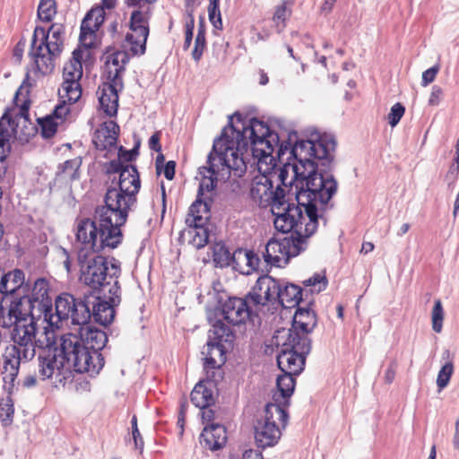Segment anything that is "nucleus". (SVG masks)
Listing matches in <instances>:
<instances>
[{
    "mask_svg": "<svg viewBox=\"0 0 459 459\" xmlns=\"http://www.w3.org/2000/svg\"><path fill=\"white\" fill-rule=\"evenodd\" d=\"M241 124V127L234 126L231 119L225 126L221 134L215 140H221L223 147L230 148L221 150L226 152L228 160H231V153L242 159L243 152L250 149L255 159L257 160V167L261 170V164L274 161L273 153L277 150L280 158L290 151V157L295 160L296 165H303L304 172H314L318 167H330L333 160V152L336 142L333 135L324 134L316 140L297 141L296 133L290 134L289 141L281 143L280 135L271 130L267 124L257 118H251L247 125L241 122L239 115H236ZM247 165V163H245Z\"/></svg>",
    "mask_w": 459,
    "mask_h": 459,
    "instance_id": "f257e3e1",
    "label": "nucleus"
},
{
    "mask_svg": "<svg viewBox=\"0 0 459 459\" xmlns=\"http://www.w3.org/2000/svg\"><path fill=\"white\" fill-rule=\"evenodd\" d=\"M221 140H214L212 149L207 156L206 165L198 169L197 178L200 180L195 201L189 207L186 218L187 228L183 236L188 238V242L197 249L204 247L209 238L206 224L210 218L211 197L205 194L212 192L218 181H227L231 177L241 178L247 172V166L242 159L231 153V160H228ZM230 151L231 150L229 148Z\"/></svg>",
    "mask_w": 459,
    "mask_h": 459,
    "instance_id": "f03ea898",
    "label": "nucleus"
},
{
    "mask_svg": "<svg viewBox=\"0 0 459 459\" xmlns=\"http://www.w3.org/2000/svg\"><path fill=\"white\" fill-rule=\"evenodd\" d=\"M330 167H318L314 172H307L304 186L295 191V206H299L300 218L297 219L299 232L314 234L323 213L333 207L331 200L337 192L338 184L328 171Z\"/></svg>",
    "mask_w": 459,
    "mask_h": 459,
    "instance_id": "7ed1b4c3",
    "label": "nucleus"
},
{
    "mask_svg": "<svg viewBox=\"0 0 459 459\" xmlns=\"http://www.w3.org/2000/svg\"><path fill=\"white\" fill-rule=\"evenodd\" d=\"M125 223L117 221V215L104 205L96 208L93 219L78 218L74 223L78 255L117 248L123 240Z\"/></svg>",
    "mask_w": 459,
    "mask_h": 459,
    "instance_id": "20e7f679",
    "label": "nucleus"
},
{
    "mask_svg": "<svg viewBox=\"0 0 459 459\" xmlns=\"http://www.w3.org/2000/svg\"><path fill=\"white\" fill-rule=\"evenodd\" d=\"M261 164L260 175L255 176L251 184L250 196L261 207H271L274 216V228L280 232H288L297 226V219L300 218L299 206L286 199V191L277 186L273 189V179L267 176V169Z\"/></svg>",
    "mask_w": 459,
    "mask_h": 459,
    "instance_id": "39448f33",
    "label": "nucleus"
},
{
    "mask_svg": "<svg viewBox=\"0 0 459 459\" xmlns=\"http://www.w3.org/2000/svg\"><path fill=\"white\" fill-rule=\"evenodd\" d=\"M108 171L118 174V180L115 183L116 177L112 179V184L117 187L108 188L104 206L117 215V221L126 222L129 211L136 204V195L141 187L139 173L135 166L124 164L120 160H111Z\"/></svg>",
    "mask_w": 459,
    "mask_h": 459,
    "instance_id": "423d86ee",
    "label": "nucleus"
},
{
    "mask_svg": "<svg viewBox=\"0 0 459 459\" xmlns=\"http://www.w3.org/2000/svg\"><path fill=\"white\" fill-rule=\"evenodd\" d=\"M12 344L6 347L4 354V380L13 383L18 376L21 363L31 360L36 355V348L41 349L45 344L37 339V323L20 322L12 325Z\"/></svg>",
    "mask_w": 459,
    "mask_h": 459,
    "instance_id": "0eeeda50",
    "label": "nucleus"
},
{
    "mask_svg": "<svg viewBox=\"0 0 459 459\" xmlns=\"http://www.w3.org/2000/svg\"><path fill=\"white\" fill-rule=\"evenodd\" d=\"M65 29L62 23H53L48 30L37 26L33 31L29 56L37 76L51 74L64 49Z\"/></svg>",
    "mask_w": 459,
    "mask_h": 459,
    "instance_id": "6e6552de",
    "label": "nucleus"
},
{
    "mask_svg": "<svg viewBox=\"0 0 459 459\" xmlns=\"http://www.w3.org/2000/svg\"><path fill=\"white\" fill-rule=\"evenodd\" d=\"M80 266V281L98 293L108 291L113 296V302H117V278L121 273L120 263L112 258L110 262L100 253L77 255Z\"/></svg>",
    "mask_w": 459,
    "mask_h": 459,
    "instance_id": "1a4fd4ad",
    "label": "nucleus"
},
{
    "mask_svg": "<svg viewBox=\"0 0 459 459\" xmlns=\"http://www.w3.org/2000/svg\"><path fill=\"white\" fill-rule=\"evenodd\" d=\"M49 284L47 280L39 278L35 281L29 294L31 306L37 312L38 319L43 318L51 328L58 329L64 321L69 320L73 309L76 310L79 302L74 295L63 293L56 299L53 313L52 299L48 295Z\"/></svg>",
    "mask_w": 459,
    "mask_h": 459,
    "instance_id": "9d476101",
    "label": "nucleus"
},
{
    "mask_svg": "<svg viewBox=\"0 0 459 459\" xmlns=\"http://www.w3.org/2000/svg\"><path fill=\"white\" fill-rule=\"evenodd\" d=\"M129 56L125 51H116L106 57V82L99 88V102L100 108L108 117L117 114L118 92L124 88L122 74Z\"/></svg>",
    "mask_w": 459,
    "mask_h": 459,
    "instance_id": "9b49d317",
    "label": "nucleus"
},
{
    "mask_svg": "<svg viewBox=\"0 0 459 459\" xmlns=\"http://www.w3.org/2000/svg\"><path fill=\"white\" fill-rule=\"evenodd\" d=\"M55 348L58 351L61 361L65 364L71 373L99 374L101 369V359L91 355L77 333L63 334L58 341L55 340Z\"/></svg>",
    "mask_w": 459,
    "mask_h": 459,
    "instance_id": "f8f14e48",
    "label": "nucleus"
},
{
    "mask_svg": "<svg viewBox=\"0 0 459 459\" xmlns=\"http://www.w3.org/2000/svg\"><path fill=\"white\" fill-rule=\"evenodd\" d=\"M291 232L290 237L280 239L271 238L263 253L264 262L276 267L285 266L290 257L299 255L307 248V239L313 234L299 232V228L294 227L287 233Z\"/></svg>",
    "mask_w": 459,
    "mask_h": 459,
    "instance_id": "ddd939ff",
    "label": "nucleus"
},
{
    "mask_svg": "<svg viewBox=\"0 0 459 459\" xmlns=\"http://www.w3.org/2000/svg\"><path fill=\"white\" fill-rule=\"evenodd\" d=\"M277 344L280 345V337L277 336ZM285 338L277 355V364L282 373L299 375L305 366L306 357L311 351V340L300 338L297 333H286Z\"/></svg>",
    "mask_w": 459,
    "mask_h": 459,
    "instance_id": "4468645a",
    "label": "nucleus"
},
{
    "mask_svg": "<svg viewBox=\"0 0 459 459\" xmlns=\"http://www.w3.org/2000/svg\"><path fill=\"white\" fill-rule=\"evenodd\" d=\"M76 307H78V309H73L69 319H71L73 325L78 326L75 333L78 336L82 337V342L84 347L87 348L91 355L101 359L102 368L104 366V359L100 351L105 347L108 337L105 332L89 325L91 317L89 302L79 301Z\"/></svg>",
    "mask_w": 459,
    "mask_h": 459,
    "instance_id": "2eb2a0df",
    "label": "nucleus"
},
{
    "mask_svg": "<svg viewBox=\"0 0 459 459\" xmlns=\"http://www.w3.org/2000/svg\"><path fill=\"white\" fill-rule=\"evenodd\" d=\"M46 344L39 349L38 353V373L42 380L55 378L56 384L65 385L66 383L73 381V374L61 361L58 351L55 348L54 332H49L45 328Z\"/></svg>",
    "mask_w": 459,
    "mask_h": 459,
    "instance_id": "dca6fc26",
    "label": "nucleus"
},
{
    "mask_svg": "<svg viewBox=\"0 0 459 459\" xmlns=\"http://www.w3.org/2000/svg\"><path fill=\"white\" fill-rule=\"evenodd\" d=\"M289 415L279 405L266 404L264 416L255 427V439L259 447L265 448L276 445L288 422Z\"/></svg>",
    "mask_w": 459,
    "mask_h": 459,
    "instance_id": "f3484780",
    "label": "nucleus"
},
{
    "mask_svg": "<svg viewBox=\"0 0 459 459\" xmlns=\"http://www.w3.org/2000/svg\"><path fill=\"white\" fill-rule=\"evenodd\" d=\"M152 6L134 9L130 15L129 29L131 32L126 35V42L134 56L145 53L146 41L149 36V21L152 17Z\"/></svg>",
    "mask_w": 459,
    "mask_h": 459,
    "instance_id": "a211bd4d",
    "label": "nucleus"
},
{
    "mask_svg": "<svg viewBox=\"0 0 459 459\" xmlns=\"http://www.w3.org/2000/svg\"><path fill=\"white\" fill-rule=\"evenodd\" d=\"M266 166L267 176H270L274 181V178L277 179L279 184L277 186H281L286 191V199L290 202H295V191H299L301 186H304V177L307 172H304L303 165H296L295 163H285L283 166L277 168L275 164H273V161L270 163L269 160H267V164L264 163Z\"/></svg>",
    "mask_w": 459,
    "mask_h": 459,
    "instance_id": "6ab92c4d",
    "label": "nucleus"
},
{
    "mask_svg": "<svg viewBox=\"0 0 459 459\" xmlns=\"http://www.w3.org/2000/svg\"><path fill=\"white\" fill-rule=\"evenodd\" d=\"M82 50L74 49L72 58L65 65L63 69L64 82L58 93L62 99H66L69 103H75L82 96L80 80L82 76Z\"/></svg>",
    "mask_w": 459,
    "mask_h": 459,
    "instance_id": "aec40b11",
    "label": "nucleus"
},
{
    "mask_svg": "<svg viewBox=\"0 0 459 459\" xmlns=\"http://www.w3.org/2000/svg\"><path fill=\"white\" fill-rule=\"evenodd\" d=\"M280 280H276L268 274L260 276L250 292L247 294L249 301L256 311L262 312L267 307V310H276L279 301Z\"/></svg>",
    "mask_w": 459,
    "mask_h": 459,
    "instance_id": "412c9836",
    "label": "nucleus"
},
{
    "mask_svg": "<svg viewBox=\"0 0 459 459\" xmlns=\"http://www.w3.org/2000/svg\"><path fill=\"white\" fill-rule=\"evenodd\" d=\"M37 312L29 299V294H22L10 298V305L5 315L4 307L0 304V326L11 327L20 322H29L30 319L36 320Z\"/></svg>",
    "mask_w": 459,
    "mask_h": 459,
    "instance_id": "4be33fe9",
    "label": "nucleus"
},
{
    "mask_svg": "<svg viewBox=\"0 0 459 459\" xmlns=\"http://www.w3.org/2000/svg\"><path fill=\"white\" fill-rule=\"evenodd\" d=\"M101 2L102 7L92 8L82 22L79 40L86 48H91L93 45L96 31L99 30L104 22V8L110 10L117 5V0H101Z\"/></svg>",
    "mask_w": 459,
    "mask_h": 459,
    "instance_id": "5701e85b",
    "label": "nucleus"
},
{
    "mask_svg": "<svg viewBox=\"0 0 459 459\" xmlns=\"http://www.w3.org/2000/svg\"><path fill=\"white\" fill-rule=\"evenodd\" d=\"M221 313L224 319L234 325L244 324L247 319L254 322L258 317L248 295L245 299L229 298L221 306Z\"/></svg>",
    "mask_w": 459,
    "mask_h": 459,
    "instance_id": "b1692460",
    "label": "nucleus"
},
{
    "mask_svg": "<svg viewBox=\"0 0 459 459\" xmlns=\"http://www.w3.org/2000/svg\"><path fill=\"white\" fill-rule=\"evenodd\" d=\"M96 297H86L83 299L76 298L78 301L89 302V308L91 315L94 317L95 321L102 325L111 324L115 317V307L120 303V291L117 293V302H113V296L108 291L105 293H99Z\"/></svg>",
    "mask_w": 459,
    "mask_h": 459,
    "instance_id": "393cba45",
    "label": "nucleus"
},
{
    "mask_svg": "<svg viewBox=\"0 0 459 459\" xmlns=\"http://www.w3.org/2000/svg\"><path fill=\"white\" fill-rule=\"evenodd\" d=\"M30 287L25 284L24 273L20 269L4 273L0 281V292L10 298L29 294Z\"/></svg>",
    "mask_w": 459,
    "mask_h": 459,
    "instance_id": "a878e982",
    "label": "nucleus"
},
{
    "mask_svg": "<svg viewBox=\"0 0 459 459\" xmlns=\"http://www.w3.org/2000/svg\"><path fill=\"white\" fill-rule=\"evenodd\" d=\"M295 375L283 373L277 377V392L273 395V402L268 404L279 405L283 411H287L290 397L294 392L296 380Z\"/></svg>",
    "mask_w": 459,
    "mask_h": 459,
    "instance_id": "bb28decb",
    "label": "nucleus"
},
{
    "mask_svg": "<svg viewBox=\"0 0 459 459\" xmlns=\"http://www.w3.org/2000/svg\"><path fill=\"white\" fill-rule=\"evenodd\" d=\"M316 325V316L314 311L308 308H299L293 317L291 328L287 333H297L300 338L310 339L308 334ZM285 333V331L282 332Z\"/></svg>",
    "mask_w": 459,
    "mask_h": 459,
    "instance_id": "cd10ccee",
    "label": "nucleus"
},
{
    "mask_svg": "<svg viewBox=\"0 0 459 459\" xmlns=\"http://www.w3.org/2000/svg\"><path fill=\"white\" fill-rule=\"evenodd\" d=\"M226 442V429L223 425L218 423L206 426L200 436V443L212 451L221 448Z\"/></svg>",
    "mask_w": 459,
    "mask_h": 459,
    "instance_id": "c85d7f7f",
    "label": "nucleus"
},
{
    "mask_svg": "<svg viewBox=\"0 0 459 459\" xmlns=\"http://www.w3.org/2000/svg\"><path fill=\"white\" fill-rule=\"evenodd\" d=\"M202 353L204 355V368L205 370L219 368L226 360V346L221 342L208 341Z\"/></svg>",
    "mask_w": 459,
    "mask_h": 459,
    "instance_id": "c756f323",
    "label": "nucleus"
},
{
    "mask_svg": "<svg viewBox=\"0 0 459 459\" xmlns=\"http://www.w3.org/2000/svg\"><path fill=\"white\" fill-rule=\"evenodd\" d=\"M279 301L277 308H292L299 305L302 299V289L293 283L280 281Z\"/></svg>",
    "mask_w": 459,
    "mask_h": 459,
    "instance_id": "7c9ffc66",
    "label": "nucleus"
},
{
    "mask_svg": "<svg viewBox=\"0 0 459 459\" xmlns=\"http://www.w3.org/2000/svg\"><path fill=\"white\" fill-rule=\"evenodd\" d=\"M202 0H186V15L193 14L195 9L200 5ZM220 0H209L208 16L211 23L216 30L222 29L221 15L219 7Z\"/></svg>",
    "mask_w": 459,
    "mask_h": 459,
    "instance_id": "2f4dec72",
    "label": "nucleus"
},
{
    "mask_svg": "<svg viewBox=\"0 0 459 459\" xmlns=\"http://www.w3.org/2000/svg\"><path fill=\"white\" fill-rule=\"evenodd\" d=\"M190 396L191 402L197 408L210 407L213 403L212 391L204 382L195 385Z\"/></svg>",
    "mask_w": 459,
    "mask_h": 459,
    "instance_id": "473e14b6",
    "label": "nucleus"
},
{
    "mask_svg": "<svg viewBox=\"0 0 459 459\" xmlns=\"http://www.w3.org/2000/svg\"><path fill=\"white\" fill-rule=\"evenodd\" d=\"M15 122L11 114L5 111L0 118V148L3 152L10 150V140L15 134Z\"/></svg>",
    "mask_w": 459,
    "mask_h": 459,
    "instance_id": "72a5a7b5",
    "label": "nucleus"
},
{
    "mask_svg": "<svg viewBox=\"0 0 459 459\" xmlns=\"http://www.w3.org/2000/svg\"><path fill=\"white\" fill-rule=\"evenodd\" d=\"M212 259L216 267L224 268L232 262L237 263L235 252L231 254L226 246L221 242H217L212 247Z\"/></svg>",
    "mask_w": 459,
    "mask_h": 459,
    "instance_id": "f704fd0d",
    "label": "nucleus"
},
{
    "mask_svg": "<svg viewBox=\"0 0 459 459\" xmlns=\"http://www.w3.org/2000/svg\"><path fill=\"white\" fill-rule=\"evenodd\" d=\"M235 258H237V264L241 261L245 262L246 265L248 267L247 271L246 272L247 274H249L253 271H256L258 269L260 258L252 250L238 248L235 250Z\"/></svg>",
    "mask_w": 459,
    "mask_h": 459,
    "instance_id": "c9c22d12",
    "label": "nucleus"
},
{
    "mask_svg": "<svg viewBox=\"0 0 459 459\" xmlns=\"http://www.w3.org/2000/svg\"><path fill=\"white\" fill-rule=\"evenodd\" d=\"M233 338V333L228 326L223 324H216L209 332L208 341L225 344L232 342Z\"/></svg>",
    "mask_w": 459,
    "mask_h": 459,
    "instance_id": "e433bc0d",
    "label": "nucleus"
},
{
    "mask_svg": "<svg viewBox=\"0 0 459 459\" xmlns=\"http://www.w3.org/2000/svg\"><path fill=\"white\" fill-rule=\"evenodd\" d=\"M82 165V159L80 157L68 160L58 166L57 174H63L71 181L79 178V169Z\"/></svg>",
    "mask_w": 459,
    "mask_h": 459,
    "instance_id": "4c0bfd02",
    "label": "nucleus"
},
{
    "mask_svg": "<svg viewBox=\"0 0 459 459\" xmlns=\"http://www.w3.org/2000/svg\"><path fill=\"white\" fill-rule=\"evenodd\" d=\"M38 122L40 126V134L45 139L53 137L56 133L57 127L61 126L59 121L54 119L49 115L39 118Z\"/></svg>",
    "mask_w": 459,
    "mask_h": 459,
    "instance_id": "58836bf2",
    "label": "nucleus"
},
{
    "mask_svg": "<svg viewBox=\"0 0 459 459\" xmlns=\"http://www.w3.org/2000/svg\"><path fill=\"white\" fill-rule=\"evenodd\" d=\"M56 13L55 0H40L38 6V17L42 22H50Z\"/></svg>",
    "mask_w": 459,
    "mask_h": 459,
    "instance_id": "ea45409f",
    "label": "nucleus"
},
{
    "mask_svg": "<svg viewBox=\"0 0 459 459\" xmlns=\"http://www.w3.org/2000/svg\"><path fill=\"white\" fill-rule=\"evenodd\" d=\"M115 136L105 133V130L98 129L94 134L93 143L97 149L107 150L114 147L117 143Z\"/></svg>",
    "mask_w": 459,
    "mask_h": 459,
    "instance_id": "a19ab883",
    "label": "nucleus"
},
{
    "mask_svg": "<svg viewBox=\"0 0 459 459\" xmlns=\"http://www.w3.org/2000/svg\"><path fill=\"white\" fill-rule=\"evenodd\" d=\"M432 319V329L436 333H440L443 327L444 311L442 303L439 299H437L434 304L431 314Z\"/></svg>",
    "mask_w": 459,
    "mask_h": 459,
    "instance_id": "79ce46f5",
    "label": "nucleus"
},
{
    "mask_svg": "<svg viewBox=\"0 0 459 459\" xmlns=\"http://www.w3.org/2000/svg\"><path fill=\"white\" fill-rule=\"evenodd\" d=\"M454 371L452 362H446L439 370L437 377V385L439 390L444 389L449 383Z\"/></svg>",
    "mask_w": 459,
    "mask_h": 459,
    "instance_id": "37998d69",
    "label": "nucleus"
},
{
    "mask_svg": "<svg viewBox=\"0 0 459 459\" xmlns=\"http://www.w3.org/2000/svg\"><path fill=\"white\" fill-rule=\"evenodd\" d=\"M13 413L14 409L11 399L0 403V420L4 425H8L13 421Z\"/></svg>",
    "mask_w": 459,
    "mask_h": 459,
    "instance_id": "c03bdc74",
    "label": "nucleus"
},
{
    "mask_svg": "<svg viewBox=\"0 0 459 459\" xmlns=\"http://www.w3.org/2000/svg\"><path fill=\"white\" fill-rule=\"evenodd\" d=\"M288 10L284 4L276 7L273 21L277 27L278 32H281L285 27V21L288 17Z\"/></svg>",
    "mask_w": 459,
    "mask_h": 459,
    "instance_id": "a18cd8bd",
    "label": "nucleus"
},
{
    "mask_svg": "<svg viewBox=\"0 0 459 459\" xmlns=\"http://www.w3.org/2000/svg\"><path fill=\"white\" fill-rule=\"evenodd\" d=\"M405 108L403 104L397 102L392 106L388 114V123L392 127H394L404 115Z\"/></svg>",
    "mask_w": 459,
    "mask_h": 459,
    "instance_id": "49530a36",
    "label": "nucleus"
},
{
    "mask_svg": "<svg viewBox=\"0 0 459 459\" xmlns=\"http://www.w3.org/2000/svg\"><path fill=\"white\" fill-rule=\"evenodd\" d=\"M206 48V40L203 35H196L195 39V47L192 51V57L195 61L198 62Z\"/></svg>",
    "mask_w": 459,
    "mask_h": 459,
    "instance_id": "de8ad7c7",
    "label": "nucleus"
},
{
    "mask_svg": "<svg viewBox=\"0 0 459 459\" xmlns=\"http://www.w3.org/2000/svg\"><path fill=\"white\" fill-rule=\"evenodd\" d=\"M68 101L66 99H63V104L57 105L53 110L52 114L49 116L54 119L59 121V124L62 125L65 119V117L70 113L69 107L65 104Z\"/></svg>",
    "mask_w": 459,
    "mask_h": 459,
    "instance_id": "09e8293b",
    "label": "nucleus"
},
{
    "mask_svg": "<svg viewBox=\"0 0 459 459\" xmlns=\"http://www.w3.org/2000/svg\"><path fill=\"white\" fill-rule=\"evenodd\" d=\"M305 286H312L315 288V290L319 292L323 290L326 286V278L320 274H315L314 276L305 280L303 281Z\"/></svg>",
    "mask_w": 459,
    "mask_h": 459,
    "instance_id": "8fccbe9b",
    "label": "nucleus"
},
{
    "mask_svg": "<svg viewBox=\"0 0 459 459\" xmlns=\"http://www.w3.org/2000/svg\"><path fill=\"white\" fill-rule=\"evenodd\" d=\"M439 71V65H436L427 69L422 73L421 85L423 87L428 86L429 83L434 82L437 73Z\"/></svg>",
    "mask_w": 459,
    "mask_h": 459,
    "instance_id": "3c124183",
    "label": "nucleus"
},
{
    "mask_svg": "<svg viewBox=\"0 0 459 459\" xmlns=\"http://www.w3.org/2000/svg\"><path fill=\"white\" fill-rule=\"evenodd\" d=\"M443 98V90L438 85H433L428 100L429 106H438Z\"/></svg>",
    "mask_w": 459,
    "mask_h": 459,
    "instance_id": "603ef678",
    "label": "nucleus"
},
{
    "mask_svg": "<svg viewBox=\"0 0 459 459\" xmlns=\"http://www.w3.org/2000/svg\"><path fill=\"white\" fill-rule=\"evenodd\" d=\"M138 155L137 148H134L130 151L124 150L123 147H120L119 152H118V159L117 160H120L122 163L123 161H132L134 160L136 156Z\"/></svg>",
    "mask_w": 459,
    "mask_h": 459,
    "instance_id": "864d4df0",
    "label": "nucleus"
},
{
    "mask_svg": "<svg viewBox=\"0 0 459 459\" xmlns=\"http://www.w3.org/2000/svg\"><path fill=\"white\" fill-rule=\"evenodd\" d=\"M100 129L105 130L106 134L115 136V138L117 139L119 126L116 122L112 120L106 121L101 125V127Z\"/></svg>",
    "mask_w": 459,
    "mask_h": 459,
    "instance_id": "5fc2aeb1",
    "label": "nucleus"
},
{
    "mask_svg": "<svg viewBox=\"0 0 459 459\" xmlns=\"http://www.w3.org/2000/svg\"><path fill=\"white\" fill-rule=\"evenodd\" d=\"M194 28H195L194 14H189L186 16V24H185V39H193Z\"/></svg>",
    "mask_w": 459,
    "mask_h": 459,
    "instance_id": "6e6d98bb",
    "label": "nucleus"
},
{
    "mask_svg": "<svg viewBox=\"0 0 459 459\" xmlns=\"http://www.w3.org/2000/svg\"><path fill=\"white\" fill-rule=\"evenodd\" d=\"M157 0H125V4L127 7H133L134 9L151 6L152 4Z\"/></svg>",
    "mask_w": 459,
    "mask_h": 459,
    "instance_id": "4d7b16f0",
    "label": "nucleus"
},
{
    "mask_svg": "<svg viewBox=\"0 0 459 459\" xmlns=\"http://www.w3.org/2000/svg\"><path fill=\"white\" fill-rule=\"evenodd\" d=\"M396 368L397 364L395 361L390 363L385 373V383L391 384L394 381L396 375Z\"/></svg>",
    "mask_w": 459,
    "mask_h": 459,
    "instance_id": "13d9d810",
    "label": "nucleus"
},
{
    "mask_svg": "<svg viewBox=\"0 0 459 459\" xmlns=\"http://www.w3.org/2000/svg\"><path fill=\"white\" fill-rule=\"evenodd\" d=\"M149 147L151 150L160 152L161 145L160 143V132L154 133L149 139Z\"/></svg>",
    "mask_w": 459,
    "mask_h": 459,
    "instance_id": "bf43d9fd",
    "label": "nucleus"
},
{
    "mask_svg": "<svg viewBox=\"0 0 459 459\" xmlns=\"http://www.w3.org/2000/svg\"><path fill=\"white\" fill-rule=\"evenodd\" d=\"M175 168H176V162L173 160H169L166 163L164 167V177L168 180H172L175 176Z\"/></svg>",
    "mask_w": 459,
    "mask_h": 459,
    "instance_id": "052dcab7",
    "label": "nucleus"
},
{
    "mask_svg": "<svg viewBox=\"0 0 459 459\" xmlns=\"http://www.w3.org/2000/svg\"><path fill=\"white\" fill-rule=\"evenodd\" d=\"M242 459H264L262 454L257 450L249 449L244 452Z\"/></svg>",
    "mask_w": 459,
    "mask_h": 459,
    "instance_id": "680f3d73",
    "label": "nucleus"
},
{
    "mask_svg": "<svg viewBox=\"0 0 459 459\" xmlns=\"http://www.w3.org/2000/svg\"><path fill=\"white\" fill-rule=\"evenodd\" d=\"M202 410V418L204 420L212 421L214 419V411L210 407L200 408Z\"/></svg>",
    "mask_w": 459,
    "mask_h": 459,
    "instance_id": "e2e57ef3",
    "label": "nucleus"
},
{
    "mask_svg": "<svg viewBox=\"0 0 459 459\" xmlns=\"http://www.w3.org/2000/svg\"><path fill=\"white\" fill-rule=\"evenodd\" d=\"M133 439L134 442L135 448L137 449H143V439L140 434V431L138 430V434L132 432Z\"/></svg>",
    "mask_w": 459,
    "mask_h": 459,
    "instance_id": "0e129e2a",
    "label": "nucleus"
},
{
    "mask_svg": "<svg viewBox=\"0 0 459 459\" xmlns=\"http://www.w3.org/2000/svg\"><path fill=\"white\" fill-rule=\"evenodd\" d=\"M459 172V165L455 163H452V165L449 168V171L447 173V178H451L453 180H455L457 177V174Z\"/></svg>",
    "mask_w": 459,
    "mask_h": 459,
    "instance_id": "69168bd1",
    "label": "nucleus"
},
{
    "mask_svg": "<svg viewBox=\"0 0 459 459\" xmlns=\"http://www.w3.org/2000/svg\"><path fill=\"white\" fill-rule=\"evenodd\" d=\"M336 1L337 0H325L322 5V11L325 13L331 12Z\"/></svg>",
    "mask_w": 459,
    "mask_h": 459,
    "instance_id": "338daca9",
    "label": "nucleus"
},
{
    "mask_svg": "<svg viewBox=\"0 0 459 459\" xmlns=\"http://www.w3.org/2000/svg\"><path fill=\"white\" fill-rule=\"evenodd\" d=\"M453 445L455 449H459V420L455 423V433L453 439Z\"/></svg>",
    "mask_w": 459,
    "mask_h": 459,
    "instance_id": "774afa93",
    "label": "nucleus"
}]
</instances>
